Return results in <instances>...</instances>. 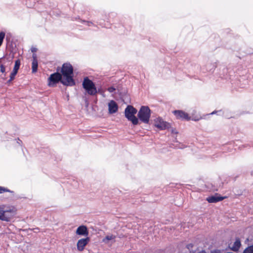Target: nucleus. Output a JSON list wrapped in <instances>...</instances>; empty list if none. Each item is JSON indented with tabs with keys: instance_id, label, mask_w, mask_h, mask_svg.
<instances>
[{
	"instance_id": "1",
	"label": "nucleus",
	"mask_w": 253,
	"mask_h": 253,
	"mask_svg": "<svg viewBox=\"0 0 253 253\" xmlns=\"http://www.w3.org/2000/svg\"><path fill=\"white\" fill-rule=\"evenodd\" d=\"M61 75L63 78L62 84L66 86H74L76 83L73 79V68L70 63H64L62 65Z\"/></svg>"
},
{
	"instance_id": "2",
	"label": "nucleus",
	"mask_w": 253,
	"mask_h": 253,
	"mask_svg": "<svg viewBox=\"0 0 253 253\" xmlns=\"http://www.w3.org/2000/svg\"><path fill=\"white\" fill-rule=\"evenodd\" d=\"M137 110L131 105H128L125 110V115L128 121L131 122L134 126L139 124L138 119L135 116Z\"/></svg>"
},
{
	"instance_id": "3",
	"label": "nucleus",
	"mask_w": 253,
	"mask_h": 253,
	"mask_svg": "<svg viewBox=\"0 0 253 253\" xmlns=\"http://www.w3.org/2000/svg\"><path fill=\"white\" fill-rule=\"evenodd\" d=\"M139 120L144 124H148L151 117V110L148 106H142L137 113Z\"/></svg>"
},
{
	"instance_id": "4",
	"label": "nucleus",
	"mask_w": 253,
	"mask_h": 253,
	"mask_svg": "<svg viewBox=\"0 0 253 253\" xmlns=\"http://www.w3.org/2000/svg\"><path fill=\"white\" fill-rule=\"evenodd\" d=\"M83 87L90 95H94L97 93L96 87L94 83L88 77L84 79Z\"/></svg>"
},
{
	"instance_id": "5",
	"label": "nucleus",
	"mask_w": 253,
	"mask_h": 253,
	"mask_svg": "<svg viewBox=\"0 0 253 253\" xmlns=\"http://www.w3.org/2000/svg\"><path fill=\"white\" fill-rule=\"evenodd\" d=\"M48 80V85L49 86H53L59 82L62 83V81H63V78H62V76L61 74L58 72H56L50 75Z\"/></svg>"
},
{
	"instance_id": "6",
	"label": "nucleus",
	"mask_w": 253,
	"mask_h": 253,
	"mask_svg": "<svg viewBox=\"0 0 253 253\" xmlns=\"http://www.w3.org/2000/svg\"><path fill=\"white\" fill-rule=\"evenodd\" d=\"M12 62L7 60L5 58H0V71L2 73V75L6 76V70H10V66Z\"/></svg>"
},
{
	"instance_id": "7",
	"label": "nucleus",
	"mask_w": 253,
	"mask_h": 253,
	"mask_svg": "<svg viewBox=\"0 0 253 253\" xmlns=\"http://www.w3.org/2000/svg\"><path fill=\"white\" fill-rule=\"evenodd\" d=\"M154 126L160 130L168 129L170 127L169 123L164 121L161 118H157L155 120Z\"/></svg>"
},
{
	"instance_id": "8",
	"label": "nucleus",
	"mask_w": 253,
	"mask_h": 253,
	"mask_svg": "<svg viewBox=\"0 0 253 253\" xmlns=\"http://www.w3.org/2000/svg\"><path fill=\"white\" fill-rule=\"evenodd\" d=\"M15 213L14 210L13 209H10L8 210H3L2 213V217L1 218V220L9 221L13 217Z\"/></svg>"
},
{
	"instance_id": "9",
	"label": "nucleus",
	"mask_w": 253,
	"mask_h": 253,
	"mask_svg": "<svg viewBox=\"0 0 253 253\" xmlns=\"http://www.w3.org/2000/svg\"><path fill=\"white\" fill-rule=\"evenodd\" d=\"M173 113L178 119L186 121L191 120V117L189 116V115L183 111L175 110L173 112Z\"/></svg>"
},
{
	"instance_id": "10",
	"label": "nucleus",
	"mask_w": 253,
	"mask_h": 253,
	"mask_svg": "<svg viewBox=\"0 0 253 253\" xmlns=\"http://www.w3.org/2000/svg\"><path fill=\"white\" fill-rule=\"evenodd\" d=\"M89 241V238L87 237L80 239L77 244V249L79 251H82L84 249L85 246L87 244Z\"/></svg>"
},
{
	"instance_id": "11",
	"label": "nucleus",
	"mask_w": 253,
	"mask_h": 253,
	"mask_svg": "<svg viewBox=\"0 0 253 253\" xmlns=\"http://www.w3.org/2000/svg\"><path fill=\"white\" fill-rule=\"evenodd\" d=\"M109 113L114 114L118 111V106L117 103L114 100H111L108 103Z\"/></svg>"
},
{
	"instance_id": "12",
	"label": "nucleus",
	"mask_w": 253,
	"mask_h": 253,
	"mask_svg": "<svg viewBox=\"0 0 253 253\" xmlns=\"http://www.w3.org/2000/svg\"><path fill=\"white\" fill-rule=\"evenodd\" d=\"M76 234L79 235L87 236L88 232L85 226H80L76 230Z\"/></svg>"
},
{
	"instance_id": "13",
	"label": "nucleus",
	"mask_w": 253,
	"mask_h": 253,
	"mask_svg": "<svg viewBox=\"0 0 253 253\" xmlns=\"http://www.w3.org/2000/svg\"><path fill=\"white\" fill-rule=\"evenodd\" d=\"M224 199L223 197L218 196H211L207 198V200L210 203H215Z\"/></svg>"
},
{
	"instance_id": "14",
	"label": "nucleus",
	"mask_w": 253,
	"mask_h": 253,
	"mask_svg": "<svg viewBox=\"0 0 253 253\" xmlns=\"http://www.w3.org/2000/svg\"><path fill=\"white\" fill-rule=\"evenodd\" d=\"M20 61L19 59L16 60L15 61V65H14V67L13 68V71L10 73V75L12 76V77H13L15 78V76L17 74L18 71L20 68Z\"/></svg>"
},
{
	"instance_id": "15",
	"label": "nucleus",
	"mask_w": 253,
	"mask_h": 253,
	"mask_svg": "<svg viewBox=\"0 0 253 253\" xmlns=\"http://www.w3.org/2000/svg\"><path fill=\"white\" fill-rule=\"evenodd\" d=\"M33 61H32V72L36 73L37 71L38 67V62L37 59V55L36 54H33Z\"/></svg>"
},
{
	"instance_id": "16",
	"label": "nucleus",
	"mask_w": 253,
	"mask_h": 253,
	"mask_svg": "<svg viewBox=\"0 0 253 253\" xmlns=\"http://www.w3.org/2000/svg\"><path fill=\"white\" fill-rule=\"evenodd\" d=\"M241 245V244L240 239L239 238H237L233 246L231 248V250L234 252H237L239 250Z\"/></svg>"
},
{
	"instance_id": "17",
	"label": "nucleus",
	"mask_w": 253,
	"mask_h": 253,
	"mask_svg": "<svg viewBox=\"0 0 253 253\" xmlns=\"http://www.w3.org/2000/svg\"><path fill=\"white\" fill-rule=\"evenodd\" d=\"M216 67V65L215 63H209L206 65V69L209 72H213Z\"/></svg>"
},
{
	"instance_id": "18",
	"label": "nucleus",
	"mask_w": 253,
	"mask_h": 253,
	"mask_svg": "<svg viewBox=\"0 0 253 253\" xmlns=\"http://www.w3.org/2000/svg\"><path fill=\"white\" fill-rule=\"evenodd\" d=\"M243 253H253V245L247 248L243 252Z\"/></svg>"
},
{
	"instance_id": "19",
	"label": "nucleus",
	"mask_w": 253,
	"mask_h": 253,
	"mask_svg": "<svg viewBox=\"0 0 253 253\" xmlns=\"http://www.w3.org/2000/svg\"><path fill=\"white\" fill-rule=\"evenodd\" d=\"M5 192L13 193V191L10 190L9 189H7L6 188L0 186V194L1 193H3Z\"/></svg>"
},
{
	"instance_id": "20",
	"label": "nucleus",
	"mask_w": 253,
	"mask_h": 253,
	"mask_svg": "<svg viewBox=\"0 0 253 253\" xmlns=\"http://www.w3.org/2000/svg\"><path fill=\"white\" fill-rule=\"evenodd\" d=\"M4 37H5V33H4L3 32H0V46H1V45L2 43Z\"/></svg>"
},
{
	"instance_id": "21",
	"label": "nucleus",
	"mask_w": 253,
	"mask_h": 253,
	"mask_svg": "<svg viewBox=\"0 0 253 253\" xmlns=\"http://www.w3.org/2000/svg\"><path fill=\"white\" fill-rule=\"evenodd\" d=\"M82 22L83 23H84L85 24H86L88 26H94V25L93 23H92L91 21L83 20Z\"/></svg>"
},
{
	"instance_id": "22",
	"label": "nucleus",
	"mask_w": 253,
	"mask_h": 253,
	"mask_svg": "<svg viewBox=\"0 0 253 253\" xmlns=\"http://www.w3.org/2000/svg\"><path fill=\"white\" fill-rule=\"evenodd\" d=\"M115 90V88L113 86H111L108 88V91L110 93L113 92Z\"/></svg>"
},
{
	"instance_id": "23",
	"label": "nucleus",
	"mask_w": 253,
	"mask_h": 253,
	"mask_svg": "<svg viewBox=\"0 0 253 253\" xmlns=\"http://www.w3.org/2000/svg\"><path fill=\"white\" fill-rule=\"evenodd\" d=\"M105 238L107 240H111L113 239L114 238V237H113V235H110V236L108 235V236H106Z\"/></svg>"
},
{
	"instance_id": "24",
	"label": "nucleus",
	"mask_w": 253,
	"mask_h": 253,
	"mask_svg": "<svg viewBox=\"0 0 253 253\" xmlns=\"http://www.w3.org/2000/svg\"><path fill=\"white\" fill-rule=\"evenodd\" d=\"M9 77H10V79L7 82V84H10L11 83V82L15 79L14 77H12V76H11V75H10Z\"/></svg>"
},
{
	"instance_id": "25",
	"label": "nucleus",
	"mask_w": 253,
	"mask_h": 253,
	"mask_svg": "<svg viewBox=\"0 0 253 253\" xmlns=\"http://www.w3.org/2000/svg\"><path fill=\"white\" fill-rule=\"evenodd\" d=\"M3 211V209L0 207V219L1 220V218H2V213Z\"/></svg>"
},
{
	"instance_id": "26",
	"label": "nucleus",
	"mask_w": 253,
	"mask_h": 253,
	"mask_svg": "<svg viewBox=\"0 0 253 253\" xmlns=\"http://www.w3.org/2000/svg\"><path fill=\"white\" fill-rule=\"evenodd\" d=\"M17 143L19 145H21V144H22V141L19 139V138H17Z\"/></svg>"
},
{
	"instance_id": "27",
	"label": "nucleus",
	"mask_w": 253,
	"mask_h": 253,
	"mask_svg": "<svg viewBox=\"0 0 253 253\" xmlns=\"http://www.w3.org/2000/svg\"><path fill=\"white\" fill-rule=\"evenodd\" d=\"M218 112H221V111H214L212 112V113H211L210 114H211V115L215 114L216 113H217Z\"/></svg>"
},
{
	"instance_id": "28",
	"label": "nucleus",
	"mask_w": 253,
	"mask_h": 253,
	"mask_svg": "<svg viewBox=\"0 0 253 253\" xmlns=\"http://www.w3.org/2000/svg\"><path fill=\"white\" fill-rule=\"evenodd\" d=\"M207 253L206 252V251H204V250H202V251H201L199 252V253Z\"/></svg>"
},
{
	"instance_id": "29",
	"label": "nucleus",
	"mask_w": 253,
	"mask_h": 253,
	"mask_svg": "<svg viewBox=\"0 0 253 253\" xmlns=\"http://www.w3.org/2000/svg\"><path fill=\"white\" fill-rule=\"evenodd\" d=\"M36 49H37L36 48H33L32 49V51L33 52H35V51H36Z\"/></svg>"
},
{
	"instance_id": "30",
	"label": "nucleus",
	"mask_w": 253,
	"mask_h": 253,
	"mask_svg": "<svg viewBox=\"0 0 253 253\" xmlns=\"http://www.w3.org/2000/svg\"><path fill=\"white\" fill-rule=\"evenodd\" d=\"M211 253H218L217 252L214 251L211 252Z\"/></svg>"
},
{
	"instance_id": "31",
	"label": "nucleus",
	"mask_w": 253,
	"mask_h": 253,
	"mask_svg": "<svg viewBox=\"0 0 253 253\" xmlns=\"http://www.w3.org/2000/svg\"><path fill=\"white\" fill-rule=\"evenodd\" d=\"M26 5H27L28 7H31L32 6V5H29L27 3V2L26 3Z\"/></svg>"
},
{
	"instance_id": "32",
	"label": "nucleus",
	"mask_w": 253,
	"mask_h": 253,
	"mask_svg": "<svg viewBox=\"0 0 253 253\" xmlns=\"http://www.w3.org/2000/svg\"><path fill=\"white\" fill-rule=\"evenodd\" d=\"M34 230H35V232H37L39 229V228H35Z\"/></svg>"
},
{
	"instance_id": "33",
	"label": "nucleus",
	"mask_w": 253,
	"mask_h": 253,
	"mask_svg": "<svg viewBox=\"0 0 253 253\" xmlns=\"http://www.w3.org/2000/svg\"><path fill=\"white\" fill-rule=\"evenodd\" d=\"M192 120H194V121H195L199 120L198 119H192Z\"/></svg>"
},
{
	"instance_id": "34",
	"label": "nucleus",
	"mask_w": 253,
	"mask_h": 253,
	"mask_svg": "<svg viewBox=\"0 0 253 253\" xmlns=\"http://www.w3.org/2000/svg\"><path fill=\"white\" fill-rule=\"evenodd\" d=\"M1 78H2V79H5V78L3 77L2 76H1Z\"/></svg>"
}]
</instances>
